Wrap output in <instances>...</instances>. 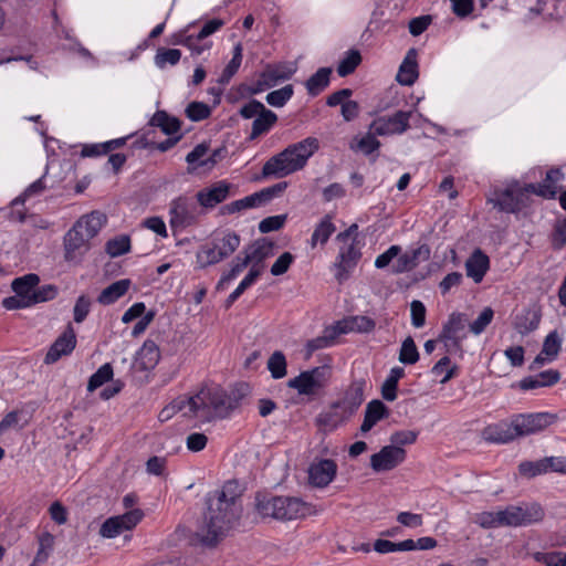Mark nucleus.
Returning a JSON list of instances; mask_svg holds the SVG:
<instances>
[{"label": "nucleus", "mask_w": 566, "mask_h": 566, "mask_svg": "<svg viewBox=\"0 0 566 566\" xmlns=\"http://www.w3.org/2000/svg\"><path fill=\"white\" fill-rule=\"evenodd\" d=\"M241 495L240 485L234 480L206 495L203 522L196 532L200 544L214 547L234 527L242 514Z\"/></svg>", "instance_id": "nucleus-1"}, {"label": "nucleus", "mask_w": 566, "mask_h": 566, "mask_svg": "<svg viewBox=\"0 0 566 566\" xmlns=\"http://www.w3.org/2000/svg\"><path fill=\"white\" fill-rule=\"evenodd\" d=\"M293 73L294 70L287 69L283 65H268L266 69L260 74V78L255 83L252 85L242 84L240 86V92L250 96L256 95L263 92L265 88L274 86L279 81L289 80Z\"/></svg>", "instance_id": "nucleus-8"}, {"label": "nucleus", "mask_w": 566, "mask_h": 566, "mask_svg": "<svg viewBox=\"0 0 566 566\" xmlns=\"http://www.w3.org/2000/svg\"><path fill=\"white\" fill-rule=\"evenodd\" d=\"M468 318L464 313L453 312L449 315L448 321L443 324L438 340L443 343L448 354L462 353V342L467 337L464 328Z\"/></svg>", "instance_id": "nucleus-6"}, {"label": "nucleus", "mask_w": 566, "mask_h": 566, "mask_svg": "<svg viewBox=\"0 0 566 566\" xmlns=\"http://www.w3.org/2000/svg\"><path fill=\"white\" fill-rule=\"evenodd\" d=\"M196 258L199 269H205L209 265H213L223 261L222 259H219L220 255H218V252L210 242L206 243L200 248V250L197 252Z\"/></svg>", "instance_id": "nucleus-45"}, {"label": "nucleus", "mask_w": 566, "mask_h": 566, "mask_svg": "<svg viewBox=\"0 0 566 566\" xmlns=\"http://www.w3.org/2000/svg\"><path fill=\"white\" fill-rule=\"evenodd\" d=\"M132 282L128 279L118 280L105 287L97 297V302L102 305H111L124 296Z\"/></svg>", "instance_id": "nucleus-27"}, {"label": "nucleus", "mask_w": 566, "mask_h": 566, "mask_svg": "<svg viewBox=\"0 0 566 566\" xmlns=\"http://www.w3.org/2000/svg\"><path fill=\"white\" fill-rule=\"evenodd\" d=\"M331 368L326 365L314 367L300 373L287 381V387L295 389L300 395L316 396L328 382Z\"/></svg>", "instance_id": "nucleus-5"}, {"label": "nucleus", "mask_w": 566, "mask_h": 566, "mask_svg": "<svg viewBox=\"0 0 566 566\" xmlns=\"http://www.w3.org/2000/svg\"><path fill=\"white\" fill-rule=\"evenodd\" d=\"M76 345L75 332L71 324L60 335L49 348L44 363L50 365L56 363L62 356L70 355Z\"/></svg>", "instance_id": "nucleus-15"}, {"label": "nucleus", "mask_w": 566, "mask_h": 566, "mask_svg": "<svg viewBox=\"0 0 566 566\" xmlns=\"http://www.w3.org/2000/svg\"><path fill=\"white\" fill-rule=\"evenodd\" d=\"M365 379H354L345 390L343 398L333 402V407L343 410L345 416L350 418L365 400Z\"/></svg>", "instance_id": "nucleus-12"}, {"label": "nucleus", "mask_w": 566, "mask_h": 566, "mask_svg": "<svg viewBox=\"0 0 566 566\" xmlns=\"http://www.w3.org/2000/svg\"><path fill=\"white\" fill-rule=\"evenodd\" d=\"M518 437L514 417H512L510 422L500 421L497 423L489 424L482 430V438L486 442L491 443L503 444L511 442Z\"/></svg>", "instance_id": "nucleus-14"}, {"label": "nucleus", "mask_w": 566, "mask_h": 566, "mask_svg": "<svg viewBox=\"0 0 566 566\" xmlns=\"http://www.w3.org/2000/svg\"><path fill=\"white\" fill-rule=\"evenodd\" d=\"M276 122L277 115L271 109L265 108L254 118L248 139L254 140L261 135L269 133Z\"/></svg>", "instance_id": "nucleus-26"}, {"label": "nucleus", "mask_w": 566, "mask_h": 566, "mask_svg": "<svg viewBox=\"0 0 566 566\" xmlns=\"http://www.w3.org/2000/svg\"><path fill=\"white\" fill-rule=\"evenodd\" d=\"M515 190L513 187H509L501 191L496 199H492L494 208H497L502 212L516 213L518 212V205L516 201Z\"/></svg>", "instance_id": "nucleus-33"}, {"label": "nucleus", "mask_w": 566, "mask_h": 566, "mask_svg": "<svg viewBox=\"0 0 566 566\" xmlns=\"http://www.w3.org/2000/svg\"><path fill=\"white\" fill-rule=\"evenodd\" d=\"M332 74L331 67H319L313 75H311L305 82V87L311 96H317L328 85L329 77Z\"/></svg>", "instance_id": "nucleus-29"}, {"label": "nucleus", "mask_w": 566, "mask_h": 566, "mask_svg": "<svg viewBox=\"0 0 566 566\" xmlns=\"http://www.w3.org/2000/svg\"><path fill=\"white\" fill-rule=\"evenodd\" d=\"M230 188L231 185L228 181H217L198 191L196 195L197 201L202 208L212 209L229 197Z\"/></svg>", "instance_id": "nucleus-17"}, {"label": "nucleus", "mask_w": 566, "mask_h": 566, "mask_svg": "<svg viewBox=\"0 0 566 566\" xmlns=\"http://www.w3.org/2000/svg\"><path fill=\"white\" fill-rule=\"evenodd\" d=\"M262 201L258 192L247 196L242 199L232 201L222 207V213L232 214L245 209L255 208L262 206Z\"/></svg>", "instance_id": "nucleus-37"}, {"label": "nucleus", "mask_w": 566, "mask_h": 566, "mask_svg": "<svg viewBox=\"0 0 566 566\" xmlns=\"http://www.w3.org/2000/svg\"><path fill=\"white\" fill-rule=\"evenodd\" d=\"M360 258L361 252L356 247L355 242H352L348 245L340 247L339 253L333 265L335 271L334 276L338 283L342 284L343 282L348 280Z\"/></svg>", "instance_id": "nucleus-11"}, {"label": "nucleus", "mask_w": 566, "mask_h": 566, "mask_svg": "<svg viewBox=\"0 0 566 566\" xmlns=\"http://www.w3.org/2000/svg\"><path fill=\"white\" fill-rule=\"evenodd\" d=\"M181 59V51L178 49H158L155 55V64L159 69H165L167 64L176 65Z\"/></svg>", "instance_id": "nucleus-48"}, {"label": "nucleus", "mask_w": 566, "mask_h": 566, "mask_svg": "<svg viewBox=\"0 0 566 566\" xmlns=\"http://www.w3.org/2000/svg\"><path fill=\"white\" fill-rule=\"evenodd\" d=\"M187 406L191 415L202 422L211 421L216 417L224 418L239 406V398L229 396L220 386H205L187 401H181L177 408L182 410ZM176 408V405L172 406Z\"/></svg>", "instance_id": "nucleus-2"}, {"label": "nucleus", "mask_w": 566, "mask_h": 566, "mask_svg": "<svg viewBox=\"0 0 566 566\" xmlns=\"http://www.w3.org/2000/svg\"><path fill=\"white\" fill-rule=\"evenodd\" d=\"M261 268H255V265H252L245 277L240 282L237 289L228 296L226 301V306L230 307L244 293V291L256 281V279L261 275Z\"/></svg>", "instance_id": "nucleus-38"}, {"label": "nucleus", "mask_w": 566, "mask_h": 566, "mask_svg": "<svg viewBox=\"0 0 566 566\" xmlns=\"http://www.w3.org/2000/svg\"><path fill=\"white\" fill-rule=\"evenodd\" d=\"M406 451L400 447L385 446L370 457V467L375 472L390 471L402 463Z\"/></svg>", "instance_id": "nucleus-13"}, {"label": "nucleus", "mask_w": 566, "mask_h": 566, "mask_svg": "<svg viewBox=\"0 0 566 566\" xmlns=\"http://www.w3.org/2000/svg\"><path fill=\"white\" fill-rule=\"evenodd\" d=\"M542 313L539 308L528 307L523 310L514 318V329L521 335L525 336L538 328L541 323Z\"/></svg>", "instance_id": "nucleus-22"}, {"label": "nucleus", "mask_w": 566, "mask_h": 566, "mask_svg": "<svg viewBox=\"0 0 566 566\" xmlns=\"http://www.w3.org/2000/svg\"><path fill=\"white\" fill-rule=\"evenodd\" d=\"M91 300L86 295L77 297L73 307V318L75 323H82L85 321L91 311Z\"/></svg>", "instance_id": "nucleus-62"}, {"label": "nucleus", "mask_w": 566, "mask_h": 566, "mask_svg": "<svg viewBox=\"0 0 566 566\" xmlns=\"http://www.w3.org/2000/svg\"><path fill=\"white\" fill-rule=\"evenodd\" d=\"M169 216L172 229H185L198 222V207L190 198L179 196L171 201Z\"/></svg>", "instance_id": "nucleus-7"}, {"label": "nucleus", "mask_w": 566, "mask_h": 566, "mask_svg": "<svg viewBox=\"0 0 566 566\" xmlns=\"http://www.w3.org/2000/svg\"><path fill=\"white\" fill-rule=\"evenodd\" d=\"M106 221L107 218L104 213L99 211H93L80 218L76 222H81L82 230H84L85 232V238H88V240H91L97 235V233L101 231Z\"/></svg>", "instance_id": "nucleus-30"}, {"label": "nucleus", "mask_w": 566, "mask_h": 566, "mask_svg": "<svg viewBox=\"0 0 566 566\" xmlns=\"http://www.w3.org/2000/svg\"><path fill=\"white\" fill-rule=\"evenodd\" d=\"M494 316V311L491 307H484L476 319L469 324L470 332L474 335L482 334L485 328L491 324Z\"/></svg>", "instance_id": "nucleus-58"}, {"label": "nucleus", "mask_w": 566, "mask_h": 566, "mask_svg": "<svg viewBox=\"0 0 566 566\" xmlns=\"http://www.w3.org/2000/svg\"><path fill=\"white\" fill-rule=\"evenodd\" d=\"M419 360V352L411 336H408L401 344L399 361L405 365H413Z\"/></svg>", "instance_id": "nucleus-47"}, {"label": "nucleus", "mask_w": 566, "mask_h": 566, "mask_svg": "<svg viewBox=\"0 0 566 566\" xmlns=\"http://www.w3.org/2000/svg\"><path fill=\"white\" fill-rule=\"evenodd\" d=\"M294 90L291 84L283 86L280 90L270 92L265 99L269 105L273 107H283L293 96Z\"/></svg>", "instance_id": "nucleus-50"}, {"label": "nucleus", "mask_w": 566, "mask_h": 566, "mask_svg": "<svg viewBox=\"0 0 566 566\" xmlns=\"http://www.w3.org/2000/svg\"><path fill=\"white\" fill-rule=\"evenodd\" d=\"M81 222H75L64 237V247L66 255L84 247L90 240L85 238Z\"/></svg>", "instance_id": "nucleus-31"}, {"label": "nucleus", "mask_w": 566, "mask_h": 566, "mask_svg": "<svg viewBox=\"0 0 566 566\" xmlns=\"http://www.w3.org/2000/svg\"><path fill=\"white\" fill-rule=\"evenodd\" d=\"M411 111H397L391 116H381L373 120L369 129L378 136L399 135L409 129Z\"/></svg>", "instance_id": "nucleus-9"}, {"label": "nucleus", "mask_w": 566, "mask_h": 566, "mask_svg": "<svg viewBox=\"0 0 566 566\" xmlns=\"http://www.w3.org/2000/svg\"><path fill=\"white\" fill-rule=\"evenodd\" d=\"M241 242L240 235L233 231H226L221 235H216L210 243L213 245L219 259H227L234 253Z\"/></svg>", "instance_id": "nucleus-23"}, {"label": "nucleus", "mask_w": 566, "mask_h": 566, "mask_svg": "<svg viewBox=\"0 0 566 566\" xmlns=\"http://www.w3.org/2000/svg\"><path fill=\"white\" fill-rule=\"evenodd\" d=\"M518 514V524L530 525L536 522H539L544 518V510L538 503H532L525 506H517Z\"/></svg>", "instance_id": "nucleus-39"}, {"label": "nucleus", "mask_w": 566, "mask_h": 566, "mask_svg": "<svg viewBox=\"0 0 566 566\" xmlns=\"http://www.w3.org/2000/svg\"><path fill=\"white\" fill-rule=\"evenodd\" d=\"M560 379V373L556 369H547L520 380L518 387L522 390H534L543 387H552Z\"/></svg>", "instance_id": "nucleus-20"}, {"label": "nucleus", "mask_w": 566, "mask_h": 566, "mask_svg": "<svg viewBox=\"0 0 566 566\" xmlns=\"http://www.w3.org/2000/svg\"><path fill=\"white\" fill-rule=\"evenodd\" d=\"M376 323L373 318L365 315L348 316L335 323V328L339 335L352 332L369 333L375 329Z\"/></svg>", "instance_id": "nucleus-18"}, {"label": "nucleus", "mask_w": 566, "mask_h": 566, "mask_svg": "<svg viewBox=\"0 0 566 566\" xmlns=\"http://www.w3.org/2000/svg\"><path fill=\"white\" fill-rule=\"evenodd\" d=\"M273 248L274 243L263 238L250 245L242 253L244 254V258L250 259V263L253 262L255 268H260L259 264L273 254Z\"/></svg>", "instance_id": "nucleus-25"}, {"label": "nucleus", "mask_w": 566, "mask_h": 566, "mask_svg": "<svg viewBox=\"0 0 566 566\" xmlns=\"http://www.w3.org/2000/svg\"><path fill=\"white\" fill-rule=\"evenodd\" d=\"M339 336L338 329L335 328V324L324 329L322 336L310 339L306 344L308 354H312L318 349H323L332 346L335 339Z\"/></svg>", "instance_id": "nucleus-35"}, {"label": "nucleus", "mask_w": 566, "mask_h": 566, "mask_svg": "<svg viewBox=\"0 0 566 566\" xmlns=\"http://www.w3.org/2000/svg\"><path fill=\"white\" fill-rule=\"evenodd\" d=\"M549 239L554 250H560L566 245V220L564 218L556 220Z\"/></svg>", "instance_id": "nucleus-56"}, {"label": "nucleus", "mask_w": 566, "mask_h": 566, "mask_svg": "<svg viewBox=\"0 0 566 566\" xmlns=\"http://www.w3.org/2000/svg\"><path fill=\"white\" fill-rule=\"evenodd\" d=\"M337 464L332 459L313 462L308 468L310 484L316 488L327 486L336 476Z\"/></svg>", "instance_id": "nucleus-16"}, {"label": "nucleus", "mask_w": 566, "mask_h": 566, "mask_svg": "<svg viewBox=\"0 0 566 566\" xmlns=\"http://www.w3.org/2000/svg\"><path fill=\"white\" fill-rule=\"evenodd\" d=\"M319 149L316 137L289 145L281 153L272 156L262 167V177L284 178L303 169L307 160Z\"/></svg>", "instance_id": "nucleus-3"}, {"label": "nucleus", "mask_w": 566, "mask_h": 566, "mask_svg": "<svg viewBox=\"0 0 566 566\" xmlns=\"http://www.w3.org/2000/svg\"><path fill=\"white\" fill-rule=\"evenodd\" d=\"M376 134L370 130L363 136L357 143V150L365 155H370L380 147V142L376 138Z\"/></svg>", "instance_id": "nucleus-64"}, {"label": "nucleus", "mask_w": 566, "mask_h": 566, "mask_svg": "<svg viewBox=\"0 0 566 566\" xmlns=\"http://www.w3.org/2000/svg\"><path fill=\"white\" fill-rule=\"evenodd\" d=\"M57 286L54 284H45L42 286H36L34 293L29 298L32 305L38 303L48 302L54 300L57 295Z\"/></svg>", "instance_id": "nucleus-57"}, {"label": "nucleus", "mask_w": 566, "mask_h": 566, "mask_svg": "<svg viewBox=\"0 0 566 566\" xmlns=\"http://www.w3.org/2000/svg\"><path fill=\"white\" fill-rule=\"evenodd\" d=\"M54 539L55 537L50 532H44L39 535V548L35 554L33 564H44L49 559L54 548Z\"/></svg>", "instance_id": "nucleus-40"}, {"label": "nucleus", "mask_w": 566, "mask_h": 566, "mask_svg": "<svg viewBox=\"0 0 566 566\" xmlns=\"http://www.w3.org/2000/svg\"><path fill=\"white\" fill-rule=\"evenodd\" d=\"M336 228L332 222L329 216H325L314 229L311 237V245L314 248L318 242L325 244L331 235L335 232Z\"/></svg>", "instance_id": "nucleus-36"}, {"label": "nucleus", "mask_w": 566, "mask_h": 566, "mask_svg": "<svg viewBox=\"0 0 566 566\" xmlns=\"http://www.w3.org/2000/svg\"><path fill=\"white\" fill-rule=\"evenodd\" d=\"M254 507L261 517L279 521L305 517L310 512L308 505L298 497L260 492L255 494Z\"/></svg>", "instance_id": "nucleus-4"}, {"label": "nucleus", "mask_w": 566, "mask_h": 566, "mask_svg": "<svg viewBox=\"0 0 566 566\" xmlns=\"http://www.w3.org/2000/svg\"><path fill=\"white\" fill-rule=\"evenodd\" d=\"M124 532L125 530L115 516L108 517L99 528V535L106 538H114Z\"/></svg>", "instance_id": "nucleus-63"}, {"label": "nucleus", "mask_w": 566, "mask_h": 566, "mask_svg": "<svg viewBox=\"0 0 566 566\" xmlns=\"http://www.w3.org/2000/svg\"><path fill=\"white\" fill-rule=\"evenodd\" d=\"M242 62V45L238 43L234 45L233 55L227 66L223 69L220 76L221 83H228L232 76L238 72Z\"/></svg>", "instance_id": "nucleus-49"}, {"label": "nucleus", "mask_w": 566, "mask_h": 566, "mask_svg": "<svg viewBox=\"0 0 566 566\" xmlns=\"http://www.w3.org/2000/svg\"><path fill=\"white\" fill-rule=\"evenodd\" d=\"M286 358L281 350H275L268 360V369L273 379H281L286 376Z\"/></svg>", "instance_id": "nucleus-43"}, {"label": "nucleus", "mask_w": 566, "mask_h": 566, "mask_svg": "<svg viewBox=\"0 0 566 566\" xmlns=\"http://www.w3.org/2000/svg\"><path fill=\"white\" fill-rule=\"evenodd\" d=\"M405 376L402 367H394L381 386V396L387 401H394L397 398L398 381Z\"/></svg>", "instance_id": "nucleus-32"}, {"label": "nucleus", "mask_w": 566, "mask_h": 566, "mask_svg": "<svg viewBox=\"0 0 566 566\" xmlns=\"http://www.w3.org/2000/svg\"><path fill=\"white\" fill-rule=\"evenodd\" d=\"M105 251L112 258L120 256L130 251V238L128 235H118L106 243Z\"/></svg>", "instance_id": "nucleus-46"}, {"label": "nucleus", "mask_w": 566, "mask_h": 566, "mask_svg": "<svg viewBox=\"0 0 566 566\" xmlns=\"http://www.w3.org/2000/svg\"><path fill=\"white\" fill-rule=\"evenodd\" d=\"M40 282V277L34 273H29L21 277H17L11 283L13 292L20 296L31 297L35 287Z\"/></svg>", "instance_id": "nucleus-34"}, {"label": "nucleus", "mask_w": 566, "mask_h": 566, "mask_svg": "<svg viewBox=\"0 0 566 566\" xmlns=\"http://www.w3.org/2000/svg\"><path fill=\"white\" fill-rule=\"evenodd\" d=\"M361 62V55L359 51L357 50H349L346 53V56H344L337 66V73L339 76L345 77L356 70V67Z\"/></svg>", "instance_id": "nucleus-42"}, {"label": "nucleus", "mask_w": 566, "mask_h": 566, "mask_svg": "<svg viewBox=\"0 0 566 566\" xmlns=\"http://www.w3.org/2000/svg\"><path fill=\"white\" fill-rule=\"evenodd\" d=\"M450 363V358L448 356H444L441 359H439L431 369V373L434 376H440L444 374L443 378L440 380L441 384L448 382L451 378H453L457 375V367L453 366L449 368Z\"/></svg>", "instance_id": "nucleus-59"}, {"label": "nucleus", "mask_w": 566, "mask_h": 566, "mask_svg": "<svg viewBox=\"0 0 566 566\" xmlns=\"http://www.w3.org/2000/svg\"><path fill=\"white\" fill-rule=\"evenodd\" d=\"M489 269L490 259L481 249H475L465 261L467 275L475 283H480L483 280Z\"/></svg>", "instance_id": "nucleus-19"}, {"label": "nucleus", "mask_w": 566, "mask_h": 566, "mask_svg": "<svg viewBox=\"0 0 566 566\" xmlns=\"http://www.w3.org/2000/svg\"><path fill=\"white\" fill-rule=\"evenodd\" d=\"M521 475L526 478H534L536 475L547 473V468L544 458L537 461H523L518 465Z\"/></svg>", "instance_id": "nucleus-55"}, {"label": "nucleus", "mask_w": 566, "mask_h": 566, "mask_svg": "<svg viewBox=\"0 0 566 566\" xmlns=\"http://www.w3.org/2000/svg\"><path fill=\"white\" fill-rule=\"evenodd\" d=\"M119 524L126 531H132L144 517V512L140 509L129 510L124 514L116 515Z\"/></svg>", "instance_id": "nucleus-60"}, {"label": "nucleus", "mask_w": 566, "mask_h": 566, "mask_svg": "<svg viewBox=\"0 0 566 566\" xmlns=\"http://www.w3.org/2000/svg\"><path fill=\"white\" fill-rule=\"evenodd\" d=\"M513 417L520 437L543 431L557 421V415L551 412L518 413Z\"/></svg>", "instance_id": "nucleus-10"}, {"label": "nucleus", "mask_w": 566, "mask_h": 566, "mask_svg": "<svg viewBox=\"0 0 566 566\" xmlns=\"http://www.w3.org/2000/svg\"><path fill=\"white\" fill-rule=\"evenodd\" d=\"M418 78V64H417V51L416 49H410L397 74V81L401 85L410 86L412 85Z\"/></svg>", "instance_id": "nucleus-24"}, {"label": "nucleus", "mask_w": 566, "mask_h": 566, "mask_svg": "<svg viewBox=\"0 0 566 566\" xmlns=\"http://www.w3.org/2000/svg\"><path fill=\"white\" fill-rule=\"evenodd\" d=\"M518 507L516 505H509L504 510L496 512V521L499 527L501 526H520L518 524Z\"/></svg>", "instance_id": "nucleus-54"}, {"label": "nucleus", "mask_w": 566, "mask_h": 566, "mask_svg": "<svg viewBox=\"0 0 566 566\" xmlns=\"http://www.w3.org/2000/svg\"><path fill=\"white\" fill-rule=\"evenodd\" d=\"M185 114L190 120L200 122L211 115V108L203 102H191L187 105Z\"/></svg>", "instance_id": "nucleus-52"}, {"label": "nucleus", "mask_w": 566, "mask_h": 566, "mask_svg": "<svg viewBox=\"0 0 566 566\" xmlns=\"http://www.w3.org/2000/svg\"><path fill=\"white\" fill-rule=\"evenodd\" d=\"M389 411L386 405L378 399H374L370 402L367 403L365 416H367L369 419L374 420L376 423L388 417Z\"/></svg>", "instance_id": "nucleus-61"}, {"label": "nucleus", "mask_w": 566, "mask_h": 566, "mask_svg": "<svg viewBox=\"0 0 566 566\" xmlns=\"http://www.w3.org/2000/svg\"><path fill=\"white\" fill-rule=\"evenodd\" d=\"M534 559L545 566H566L565 552H537L534 554Z\"/></svg>", "instance_id": "nucleus-53"}, {"label": "nucleus", "mask_w": 566, "mask_h": 566, "mask_svg": "<svg viewBox=\"0 0 566 566\" xmlns=\"http://www.w3.org/2000/svg\"><path fill=\"white\" fill-rule=\"evenodd\" d=\"M348 418L349 417L345 416L343 410L334 408L332 403L328 411L321 412L318 415L317 423L322 427L334 429L338 426V423Z\"/></svg>", "instance_id": "nucleus-41"}, {"label": "nucleus", "mask_w": 566, "mask_h": 566, "mask_svg": "<svg viewBox=\"0 0 566 566\" xmlns=\"http://www.w3.org/2000/svg\"><path fill=\"white\" fill-rule=\"evenodd\" d=\"M149 125L159 127L168 136L178 133L181 128V122L177 117L170 116L166 111H157L149 120Z\"/></svg>", "instance_id": "nucleus-28"}, {"label": "nucleus", "mask_w": 566, "mask_h": 566, "mask_svg": "<svg viewBox=\"0 0 566 566\" xmlns=\"http://www.w3.org/2000/svg\"><path fill=\"white\" fill-rule=\"evenodd\" d=\"M113 367L109 363L102 365L88 379L87 390L94 391L102 387L105 382L112 380Z\"/></svg>", "instance_id": "nucleus-44"}, {"label": "nucleus", "mask_w": 566, "mask_h": 566, "mask_svg": "<svg viewBox=\"0 0 566 566\" xmlns=\"http://www.w3.org/2000/svg\"><path fill=\"white\" fill-rule=\"evenodd\" d=\"M562 349V338L557 331H552L544 339L542 354L548 356V360H554Z\"/></svg>", "instance_id": "nucleus-51"}, {"label": "nucleus", "mask_w": 566, "mask_h": 566, "mask_svg": "<svg viewBox=\"0 0 566 566\" xmlns=\"http://www.w3.org/2000/svg\"><path fill=\"white\" fill-rule=\"evenodd\" d=\"M159 359V347L154 340L147 339L136 354L135 365L140 370H151L156 367Z\"/></svg>", "instance_id": "nucleus-21"}]
</instances>
